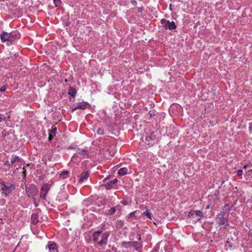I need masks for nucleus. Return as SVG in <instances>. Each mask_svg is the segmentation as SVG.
Wrapping results in <instances>:
<instances>
[{
	"label": "nucleus",
	"mask_w": 252,
	"mask_h": 252,
	"mask_svg": "<svg viewBox=\"0 0 252 252\" xmlns=\"http://www.w3.org/2000/svg\"><path fill=\"white\" fill-rule=\"evenodd\" d=\"M19 38L20 34L17 32H13L8 33L3 31L0 35V39L2 42L13 41Z\"/></svg>",
	"instance_id": "2"
},
{
	"label": "nucleus",
	"mask_w": 252,
	"mask_h": 252,
	"mask_svg": "<svg viewBox=\"0 0 252 252\" xmlns=\"http://www.w3.org/2000/svg\"><path fill=\"white\" fill-rule=\"evenodd\" d=\"M57 131V127L55 125L52 126L51 130H49V133L52 134L53 135H55Z\"/></svg>",
	"instance_id": "19"
},
{
	"label": "nucleus",
	"mask_w": 252,
	"mask_h": 252,
	"mask_svg": "<svg viewBox=\"0 0 252 252\" xmlns=\"http://www.w3.org/2000/svg\"><path fill=\"white\" fill-rule=\"evenodd\" d=\"M104 129L101 128H98L97 130V133L99 135H103L104 134Z\"/></svg>",
	"instance_id": "24"
},
{
	"label": "nucleus",
	"mask_w": 252,
	"mask_h": 252,
	"mask_svg": "<svg viewBox=\"0 0 252 252\" xmlns=\"http://www.w3.org/2000/svg\"><path fill=\"white\" fill-rule=\"evenodd\" d=\"M131 246L136 251H139L142 248V245L140 243L137 242H132Z\"/></svg>",
	"instance_id": "13"
},
{
	"label": "nucleus",
	"mask_w": 252,
	"mask_h": 252,
	"mask_svg": "<svg viewBox=\"0 0 252 252\" xmlns=\"http://www.w3.org/2000/svg\"><path fill=\"white\" fill-rule=\"evenodd\" d=\"M143 215L147 216L149 219H152L151 214L148 210H146V211L144 212Z\"/></svg>",
	"instance_id": "21"
},
{
	"label": "nucleus",
	"mask_w": 252,
	"mask_h": 252,
	"mask_svg": "<svg viewBox=\"0 0 252 252\" xmlns=\"http://www.w3.org/2000/svg\"><path fill=\"white\" fill-rule=\"evenodd\" d=\"M128 170L126 167H123L120 168L118 172V173L121 176H124L127 173Z\"/></svg>",
	"instance_id": "15"
},
{
	"label": "nucleus",
	"mask_w": 252,
	"mask_h": 252,
	"mask_svg": "<svg viewBox=\"0 0 252 252\" xmlns=\"http://www.w3.org/2000/svg\"><path fill=\"white\" fill-rule=\"evenodd\" d=\"M22 176L23 178L25 179L26 176V171L25 167L23 168V172H22Z\"/></svg>",
	"instance_id": "27"
},
{
	"label": "nucleus",
	"mask_w": 252,
	"mask_h": 252,
	"mask_svg": "<svg viewBox=\"0 0 252 252\" xmlns=\"http://www.w3.org/2000/svg\"><path fill=\"white\" fill-rule=\"evenodd\" d=\"M4 164H5V165H7V166H8V167H10V166H11V164H11V163H9V161L7 160V161H5Z\"/></svg>",
	"instance_id": "31"
},
{
	"label": "nucleus",
	"mask_w": 252,
	"mask_h": 252,
	"mask_svg": "<svg viewBox=\"0 0 252 252\" xmlns=\"http://www.w3.org/2000/svg\"><path fill=\"white\" fill-rule=\"evenodd\" d=\"M116 212V209L115 207L110 208L108 211V214L112 215Z\"/></svg>",
	"instance_id": "23"
},
{
	"label": "nucleus",
	"mask_w": 252,
	"mask_h": 252,
	"mask_svg": "<svg viewBox=\"0 0 252 252\" xmlns=\"http://www.w3.org/2000/svg\"><path fill=\"white\" fill-rule=\"evenodd\" d=\"M53 1L57 7L60 6L61 5L62 1L61 0H53Z\"/></svg>",
	"instance_id": "22"
},
{
	"label": "nucleus",
	"mask_w": 252,
	"mask_h": 252,
	"mask_svg": "<svg viewBox=\"0 0 252 252\" xmlns=\"http://www.w3.org/2000/svg\"><path fill=\"white\" fill-rule=\"evenodd\" d=\"M49 252H58L57 246L55 243L49 242L48 244Z\"/></svg>",
	"instance_id": "10"
},
{
	"label": "nucleus",
	"mask_w": 252,
	"mask_h": 252,
	"mask_svg": "<svg viewBox=\"0 0 252 252\" xmlns=\"http://www.w3.org/2000/svg\"><path fill=\"white\" fill-rule=\"evenodd\" d=\"M243 174V171L242 169H239L237 171V174L238 176H241Z\"/></svg>",
	"instance_id": "28"
},
{
	"label": "nucleus",
	"mask_w": 252,
	"mask_h": 252,
	"mask_svg": "<svg viewBox=\"0 0 252 252\" xmlns=\"http://www.w3.org/2000/svg\"><path fill=\"white\" fill-rule=\"evenodd\" d=\"M9 185H11V184L9 183V185H7V186H9Z\"/></svg>",
	"instance_id": "38"
},
{
	"label": "nucleus",
	"mask_w": 252,
	"mask_h": 252,
	"mask_svg": "<svg viewBox=\"0 0 252 252\" xmlns=\"http://www.w3.org/2000/svg\"><path fill=\"white\" fill-rule=\"evenodd\" d=\"M55 135H53L52 134H50L49 133V137H48L49 140L51 141V140H52V139L53 138V137Z\"/></svg>",
	"instance_id": "30"
},
{
	"label": "nucleus",
	"mask_w": 252,
	"mask_h": 252,
	"mask_svg": "<svg viewBox=\"0 0 252 252\" xmlns=\"http://www.w3.org/2000/svg\"><path fill=\"white\" fill-rule=\"evenodd\" d=\"M76 91L75 89H73L72 87H70L68 91V94L72 96V97H74L76 95Z\"/></svg>",
	"instance_id": "17"
},
{
	"label": "nucleus",
	"mask_w": 252,
	"mask_h": 252,
	"mask_svg": "<svg viewBox=\"0 0 252 252\" xmlns=\"http://www.w3.org/2000/svg\"><path fill=\"white\" fill-rule=\"evenodd\" d=\"M161 23L166 29H168L170 30H173L176 28V26L173 21L170 22L169 21L162 19L161 20Z\"/></svg>",
	"instance_id": "6"
},
{
	"label": "nucleus",
	"mask_w": 252,
	"mask_h": 252,
	"mask_svg": "<svg viewBox=\"0 0 252 252\" xmlns=\"http://www.w3.org/2000/svg\"><path fill=\"white\" fill-rule=\"evenodd\" d=\"M247 167H248V165H247H247H244V166H243V168H244V169H246V168H247Z\"/></svg>",
	"instance_id": "35"
},
{
	"label": "nucleus",
	"mask_w": 252,
	"mask_h": 252,
	"mask_svg": "<svg viewBox=\"0 0 252 252\" xmlns=\"http://www.w3.org/2000/svg\"><path fill=\"white\" fill-rule=\"evenodd\" d=\"M68 174V171H64L61 173L60 177L63 179H65L66 178H67Z\"/></svg>",
	"instance_id": "20"
},
{
	"label": "nucleus",
	"mask_w": 252,
	"mask_h": 252,
	"mask_svg": "<svg viewBox=\"0 0 252 252\" xmlns=\"http://www.w3.org/2000/svg\"><path fill=\"white\" fill-rule=\"evenodd\" d=\"M101 233V231H95L93 233V240L94 242H97V244L101 246H105L107 244L108 238L110 235V233L108 231L105 232L101 235V239L99 240V237Z\"/></svg>",
	"instance_id": "1"
},
{
	"label": "nucleus",
	"mask_w": 252,
	"mask_h": 252,
	"mask_svg": "<svg viewBox=\"0 0 252 252\" xmlns=\"http://www.w3.org/2000/svg\"><path fill=\"white\" fill-rule=\"evenodd\" d=\"M6 89V87L5 85L0 89V91L3 92V91H5Z\"/></svg>",
	"instance_id": "32"
},
{
	"label": "nucleus",
	"mask_w": 252,
	"mask_h": 252,
	"mask_svg": "<svg viewBox=\"0 0 252 252\" xmlns=\"http://www.w3.org/2000/svg\"><path fill=\"white\" fill-rule=\"evenodd\" d=\"M194 215H195L196 216L198 217V218L197 219V220L199 221L201 218L203 216V213L202 211L200 210H191L189 212V216H193Z\"/></svg>",
	"instance_id": "9"
},
{
	"label": "nucleus",
	"mask_w": 252,
	"mask_h": 252,
	"mask_svg": "<svg viewBox=\"0 0 252 252\" xmlns=\"http://www.w3.org/2000/svg\"><path fill=\"white\" fill-rule=\"evenodd\" d=\"M111 181L112 182V183H113L114 186H115L116 183L118 182V180L117 179H114V180H112Z\"/></svg>",
	"instance_id": "33"
},
{
	"label": "nucleus",
	"mask_w": 252,
	"mask_h": 252,
	"mask_svg": "<svg viewBox=\"0 0 252 252\" xmlns=\"http://www.w3.org/2000/svg\"><path fill=\"white\" fill-rule=\"evenodd\" d=\"M2 118L1 117V115H0V120H2Z\"/></svg>",
	"instance_id": "37"
},
{
	"label": "nucleus",
	"mask_w": 252,
	"mask_h": 252,
	"mask_svg": "<svg viewBox=\"0 0 252 252\" xmlns=\"http://www.w3.org/2000/svg\"><path fill=\"white\" fill-rule=\"evenodd\" d=\"M52 184L49 183H44L41 187L40 192V197L43 199H46L47 193L50 190V187Z\"/></svg>",
	"instance_id": "5"
},
{
	"label": "nucleus",
	"mask_w": 252,
	"mask_h": 252,
	"mask_svg": "<svg viewBox=\"0 0 252 252\" xmlns=\"http://www.w3.org/2000/svg\"><path fill=\"white\" fill-rule=\"evenodd\" d=\"M90 173L88 171L82 172L80 175V178L79 182L82 183L85 180H87L89 176Z\"/></svg>",
	"instance_id": "12"
},
{
	"label": "nucleus",
	"mask_w": 252,
	"mask_h": 252,
	"mask_svg": "<svg viewBox=\"0 0 252 252\" xmlns=\"http://www.w3.org/2000/svg\"><path fill=\"white\" fill-rule=\"evenodd\" d=\"M26 191L31 195L37 193L38 191L35 186L33 185H31L29 188H27Z\"/></svg>",
	"instance_id": "11"
},
{
	"label": "nucleus",
	"mask_w": 252,
	"mask_h": 252,
	"mask_svg": "<svg viewBox=\"0 0 252 252\" xmlns=\"http://www.w3.org/2000/svg\"><path fill=\"white\" fill-rule=\"evenodd\" d=\"M0 184L2 185V194L5 196H7L12 191L15 189V186L14 185H9V186H7V185H9V183L1 182Z\"/></svg>",
	"instance_id": "4"
},
{
	"label": "nucleus",
	"mask_w": 252,
	"mask_h": 252,
	"mask_svg": "<svg viewBox=\"0 0 252 252\" xmlns=\"http://www.w3.org/2000/svg\"><path fill=\"white\" fill-rule=\"evenodd\" d=\"M32 220L33 223L37 222V219L36 218V215H32Z\"/></svg>",
	"instance_id": "26"
},
{
	"label": "nucleus",
	"mask_w": 252,
	"mask_h": 252,
	"mask_svg": "<svg viewBox=\"0 0 252 252\" xmlns=\"http://www.w3.org/2000/svg\"><path fill=\"white\" fill-rule=\"evenodd\" d=\"M160 133L158 131H153L146 138V142L149 146H153L159 140Z\"/></svg>",
	"instance_id": "3"
},
{
	"label": "nucleus",
	"mask_w": 252,
	"mask_h": 252,
	"mask_svg": "<svg viewBox=\"0 0 252 252\" xmlns=\"http://www.w3.org/2000/svg\"><path fill=\"white\" fill-rule=\"evenodd\" d=\"M216 219L218 223L220 226L224 225L226 227V226L229 225L227 223V220L224 218V215L222 213L218 214L216 216Z\"/></svg>",
	"instance_id": "7"
},
{
	"label": "nucleus",
	"mask_w": 252,
	"mask_h": 252,
	"mask_svg": "<svg viewBox=\"0 0 252 252\" xmlns=\"http://www.w3.org/2000/svg\"><path fill=\"white\" fill-rule=\"evenodd\" d=\"M103 186L107 190L110 189L115 186L111 181L105 183Z\"/></svg>",
	"instance_id": "16"
},
{
	"label": "nucleus",
	"mask_w": 252,
	"mask_h": 252,
	"mask_svg": "<svg viewBox=\"0 0 252 252\" xmlns=\"http://www.w3.org/2000/svg\"><path fill=\"white\" fill-rule=\"evenodd\" d=\"M171 6H172V4H170V9L171 10H172V8H171Z\"/></svg>",
	"instance_id": "36"
},
{
	"label": "nucleus",
	"mask_w": 252,
	"mask_h": 252,
	"mask_svg": "<svg viewBox=\"0 0 252 252\" xmlns=\"http://www.w3.org/2000/svg\"><path fill=\"white\" fill-rule=\"evenodd\" d=\"M22 159L21 158H20L19 157H18L15 155H12L11 156V164H13L16 162H22Z\"/></svg>",
	"instance_id": "14"
},
{
	"label": "nucleus",
	"mask_w": 252,
	"mask_h": 252,
	"mask_svg": "<svg viewBox=\"0 0 252 252\" xmlns=\"http://www.w3.org/2000/svg\"><path fill=\"white\" fill-rule=\"evenodd\" d=\"M131 3L133 4V5H134V6L136 5L137 4V2L135 0H132Z\"/></svg>",
	"instance_id": "34"
},
{
	"label": "nucleus",
	"mask_w": 252,
	"mask_h": 252,
	"mask_svg": "<svg viewBox=\"0 0 252 252\" xmlns=\"http://www.w3.org/2000/svg\"><path fill=\"white\" fill-rule=\"evenodd\" d=\"M251 47L252 48V45L251 46Z\"/></svg>",
	"instance_id": "39"
},
{
	"label": "nucleus",
	"mask_w": 252,
	"mask_h": 252,
	"mask_svg": "<svg viewBox=\"0 0 252 252\" xmlns=\"http://www.w3.org/2000/svg\"><path fill=\"white\" fill-rule=\"evenodd\" d=\"M225 247L226 248V250H228V248H230V249H231V245L229 243H228V242H226V244L225 245Z\"/></svg>",
	"instance_id": "29"
},
{
	"label": "nucleus",
	"mask_w": 252,
	"mask_h": 252,
	"mask_svg": "<svg viewBox=\"0 0 252 252\" xmlns=\"http://www.w3.org/2000/svg\"><path fill=\"white\" fill-rule=\"evenodd\" d=\"M78 153L81 155H86L87 154V151L85 150H79V152H78Z\"/></svg>",
	"instance_id": "25"
},
{
	"label": "nucleus",
	"mask_w": 252,
	"mask_h": 252,
	"mask_svg": "<svg viewBox=\"0 0 252 252\" xmlns=\"http://www.w3.org/2000/svg\"><path fill=\"white\" fill-rule=\"evenodd\" d=\"M90 106V104L85 101H82L81 102L77 103L75 106V107L72 109V111H74L76 109H82L84 110L87 108H89Z\"/></svg>",
	"instance_id": "8"
},
{
	"label": "nucleus",
	"mask_w": 252,
	"mask_h": 252,
	"mask_svg": "<svg viewBox=\"0 0 252 252\" xmlns=\"http://www.w3.org/2000/svg\"><path fill=\"white\" fill-rule=\"evenodd\" d=\"M155 115V111L154 110H150L149 113L147 114L146 118L147 119H150L153 116Z\"/></svg>",
	"instance_id": "18"
}]
</instances>
